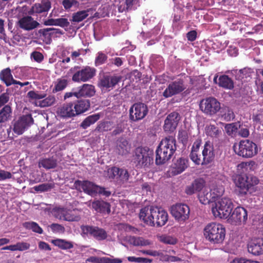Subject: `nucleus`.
<instances>
[{
  "mask_svg": "<svg viewBox=\"0 0 263 263\" xmlns=\"http://www.w3.org/2000/svg\"><path fill=\"white\" fill-rule=\"evenodd\" d=\"M67 209L63 208H57L53 209V212L54 217L60 220L65 219V215L66 213Z\"/></svg>",
  "mask_w": 263,
  "mask_h": 263,
  "instance_id": "5fc2aeb1",
  "label": "nucleus"
},
{
  "mask_svg": "<svg viewBox=\"0 0 263 263\" xmlns=\"http://www.w3.org/2000/svg\"><path fill=\"white\" fill-rule=\"evenodd\" d=\"M126 240L128 243L134 246H146L150 244L148 240H145L142 237L135 236H127Z\"/></svg>",
  "mask_w": 263,
  "mask_h": 263,
  "instance_id": "e433bc0d",
  "label": "nucleus"
},
{
  "mask_svg": "<svg viewBox=\"0 0 263 263\" xmlns=\"http://www.w3.org/2000/svg\"><path fill=\"white\" fill-rule=\"evenodd\" d=\"M190 210L189 206L183 203H177L171 208V214L176 220L184 222L189 218Z\"/></svg>",
  "mask_w": 263,
  "mask_h": 263,
  "instance_id": "1a4fd4ad",
  "label": "nucleus"
},
{
  "mask_svg": "<svg viewBox=\"0 0 263 263\" xmlns=\"http://www.w3.org/2000/svg\"><path fill=\"white\" fill-rule=\"evenodd\" d=\"M107 60V56L103 52H98L95 58V65L96 67L104 64Z\"/></svg>",
  "mask_w": 263,
  "mask_h": 263,
  "instance_id": "603ef678",
  "label": "nucleus"
},
{
  "mask_svg": "<svg viewBox=\"0 0 263 263\" xmlns=\"http://www.w3.org/2000/svg\"><path fill=\"white\" fill-rule=\"evenodd\" d=\"M73 69H76V71L72 77V80L74 82H87L93 78L96 74V69L88 66L82 68L75 66Z\"/></svg>",
  "mask_w": 263,
  "mask_h": 263,
  "instance_id": "0eeeda50",
  "label": "nucleus"
},
{
  "mask_svg": "<svg viewBox=\"0 0 263 263\" xmlns=\"http://www.w3.org/2000/svg\"><path fill=\"white\" fill-rule=\"evenodd\" d=\"M17 25L20 28L26 31L32 30L40 25L39 22L29 15L21 18L17 22Z\"/></svg>",
  "mask_w": 263,
  "mask_h": 263,
  "instance_id": "aec40b11",
  "label": "nucleus"
},
{
  "mask_svg": "<svg viewBox=\"0 0 263 263\" xmlns=\"http://www.w3.org/2000/svg\"><path fill=\"white\" fill-rule=\"evenodd\" d=\"M31 59L37 63H40L44 60V55L39 51H34L31 53Z\"/></svg>",
  "mask_w": 263,
  "mask_h": 263,
  "instance_id": "052dcab7",
  "label": "nucleus"
},
{
  "mask_svg": "<svg viewBox=\"0 0 263 263\" xmlns=\"http://www.w3.org/2000/svg\"><path fill=\"white\" fill-rule=\"evenodd\" d=\"M52 244L62 250H67L73 247L72 243L65 239H57L51 241Z\"/></svg>",
  "mask_w": 263,
  "mask_h": 263,
  "instance_id": "79ce46f5",
  "label": "nucleus"
},
{
  "mask_svg": "<svg viewBox=\"0 0 263 263\" xmlns=\"http://www.w3.org/2000/svg\"><path fill=\"white\" fill-rule=\"evenodd\" d=\"M153 65L155 66L159 70H161L164 67V61L161 56H156L153 61Z\"/></svg>",
  "mask_w": 263,
  "mask_h": 263,
  "instance_id": "bf43d9fd",
  "label": "nucleus"
},
{
  "mask_svg": "<svg viewBox=\"0 0 263 263\" xmlns=\"http://www.w3.org/2000/svg\"><path fill=\"white\" fill-rule=\"evenodd\" d=\"M248 251L255 256L263 254V239L255 238L251 239L247 245Z\"/></svg>",
  "mask_w": 263,
  "mask_h": 263,
  "instance_id": "a211bd4d",
  "label": "nucleus"
},
{
  "mask_svg": "<svg viewBox=\"0 0 263 263\" xmlns=\"http://www.w3.org/2000/svg\"><path fill=\"white\" fill-rule=\"evenodd\" d=\"M221 118L226 121H230L235 118L233 110L229 107H224L220 111Z\"/></svg>",
  "mask_w": 263,
  "mask_h": 263,
  "instance_id": "37998d69",
  "label": "nucleus"
},
{
  "mask_svg": "<svg viewBox=\"0 0 263 263\" xmlns=\"http://www.w3.org/2000/svg\"><path fill=\"white\" fill-rule=\"evenodd\" d=\"M62 5L66 10H70L72 7L76 9L79 8L80 3L77 0H63Z\"/></svg>",
  "mask_w": 263,
  "mask_h": 263,
  "instance_id": "09e8293b",
  "label": "nucleus"
},
{
  "mask_svg": "<svg viewBox=\"0 0 263 263\" xmlns=\"http://www.w3.org/2000/svg\"><path fill=\"white\" fill-rule=\"evenodd\" d=\"M252 119L256 124L263 125V110H260L258 113L253 114Z\"/></svg>",
  "mask_w": 263,
  "mask_h": 263,
  "instance_id": "e2e57ef3",
  "label": "nucleus"
},
{
  "mask_svg": "<svg viewBox=\"0 0 263 263\" xmlns=\"http://www.w3.org/2000/svg\"><path fill=\"white\" fill-rule=\"evenodd\" d=\"M134 1V0H125V6H122V5H120L119 6V11L123 12V11H128L129 9H131L133 5Z\"/></svg>",
  "mask_w": 263,
  "mask_h": 263,
  "instance_id": "680f3d73",
  "label": "nucleus"
},
{
  "mask_svg": "<svg viewBox=\"0 0 263 263\" xmlns=\"http://www.w3.org/2000/svg\"><path fill=\"white\" fill-rule=\"evenodd\" d=\"M139 218L148 226L162 227L168 220V214L161 208L151 206L148 209L144 207L140 211Z\"/></svg>",
  "mask_w": 263,
  "mask_h": 263,
  "instance_id": "f257e3e1",
  "label": "nucleus"
},
{
  "mask_svg": "<svg viewBox=\"0 0 263 263\" xmlns=\"http://www.w3.org/2000/svg\"><path fill=\"white\" fill-rule=\"evenodd\" d=\"M52 29L44 28L41 29L38 31V34H39V37L43 40V41L47 44H50L52 41V39L50 37L49 31H52Z\"/></svg>",
  "mask_w": 263,
  "mask_h": 263,
  "instance_id": "c03bdc74",
  "label": "nucleus"
},
{
  "mask_svg": "<svg viewBox=\"0 0 263 263\" xmlns=\"http://www.w3.org/2000/svg\"><path fill=\"white\" fill-rule=\"evenodd\" d=\"M186 89L184 82L182 79H179L169 83L167 87L162 93L164 98H170L178 95Z\"/></svg>",
  "mask_w": 263,
  "mask_h": 263,
  "instance_id": "9b49d317",
  "label": "nucleus"
},
{
  "mask_svg": "<svg viewBox=\"0 0 263 263\" xmlns=\"http://www.w3.org/2000/svg\"><path fill=\"white\" fill-rule=\"evenodd\" d=\"M180 119L179 114L177 112L170 114L164 121L163 129L165 132H173L177 127Z\"/></svg>",
  "mask_w": 263,
  "mask_h": 263,
  "instance_id": "6ab92c4d",
  "label": "nucleus"
},
{
  "mask_svg": "<svg viewBox=\"0 0 263 263\" xmlns=\"http://www.w3.org/2000/svg\"><path fill=\"white\" fill-rule=\"evenodd\" d=\"M165 151L164 148L161 146L159 144L156 150V164L157 165H161L165 163L170 160L173 156Z\"/></svg>",
  "mask_w": 263,
  "mask_h": 263,
  "instance_id": "5701e85b",
  "label": "nucleus"
},
{
  "mask_svg": "<svg viewBox=\"0 0 263 263\" xmlns=\"http://www.w3.org/2000/svg\"><path fill=\"white\" fill-rule=\"evenodd\" d=\"M205 185V181L202 178H197L185 189V193L187 195H192L202 190Z\"/></svg>",
  "mask_w": 263,
  "mask_h": 263,
  "instance_id": "bb28decb",
  "label": "nucleus"
},
{
  "mask_svg": "<svg viewBox=\"0 0 263 263\" xmlns=\"http://www.w3.org/2000/svg\"><path fill=\"white\" fill-rule=\"evenodd\" d=\"M233 208L232 200L229 198H222L212 208V213L215 217L227 219L231 213Z\"/></svg>",
  "mask_w": 263,
  "mask_h": 263,
  "instance_id": "20e7f679",
  "label": "nucleus"
},
{
  "mask_svg": "<svg viewBox=\"0 0 263 263\" xmlns=\"http://www.w3.org/2000/svg\"><path fill=\"white\" fill-rule=\"evenodd\" d=\"M12 109L10 103L5 105L0 110V123L8 121L11 117Z\"/></svg>",
  "mask_w": 263,
  "mask_h": 263,
  "instance_id": "c9c22d12",
  "label": "nucleus"
},
{
  "mask_svg": "<svg viewBox=\"0 0 263 263\" xmlns=\"http://www.w3.org/2000/svg\"><path fill=\"white\" fill-rule=\"evenodd\" d=\"M55 98L53 95H49L44 99L39 102V106L41 107H46L52 105L55 102Z\"/></svg>",
  "mask_w": 263,
  "mask_h": 263,
  "instance_id": "49530a36",
  "label": "nucleus"
},
{
  "mask_svg": "<svg viewBox=\"0 0 263 263\" xmlns=\"http://www.w3.org/2000/svg\"><path fill=\"white\" fill-rule=\"evenodd\" d=\"M233 148L236 154L243 158H252L258 153L257 145L249 140H241L238 145L234 144Z\"/></svg>",
  "mask_w": 263,
  "mask_h": 263,
  "instance_id": "7ed1b4c3",
  "label": "nucleus"
},
{
  "mask_svg": "<svg viewBox=\"0 0 263 263\" xmlns=\"http://www.w3.org/2000/svg\"><path fill=\"white\" fill-rule=\"evenodd\" d=\"M91 206L97 212L107 214L110 213V204L106 201L97 200L92 202Z\"/></svg>",
  "mask_w": 263,
  "mask_h": 263,
  "instance_id": "cd10ccee",
  "label": "nucleus"
},
{
  "mask_svg": "<svg viewBox=\"0 0 263 263\" xmlns=\"http://www.w3.org/2000/svg\"><path fill=\"white\" fill-rule=\"evenodd\" d=\"M153 151L148 147H138L135 149V161L140 167L147 166L153 161Z\"/></svg>",
  "mask_w": 263,
  "mask_h": 263,
  "instance_id": "39448f33",
  "label": "nucleus"
},
{
  "mask_svg": "<svg viewBox=\"0 0 263 263\" xmlns=\"http://www.w3.org/2000/svg\"><path fill=\"white\" fill-rule=\"evenodd\" d=\"M16 251H23L28 249L30 245L27 242H18L15 244Z\"/></svg>",
  "mask_w": 263,
  "mask_h": 263,
  "instance_id": "774afa93",
  "label": "nucleus"
},
{
  "mask_svg": "<svg viewBox=\"0 0 263 263\" xmlns=\"http://www.w3.org/2000/svg\"><path fill=\"white\" fill-rule=\"evenodd\" d=\"M122 79L121 76L104 74L99 79L98 86L103 90L110 91L113 89Z\"/></svg>",
  "mask_w": 263,
  "mask_h": 263,
  "instance_id": "9d476101",
  "label": "nucleus"
},
{
  "mask_svg": "<svg viewBox=\"0 0 263 263\" xmlns=\"http://www.w3.org/2000/svg\"><path fill=\"white\" fill-rule=\"evenodd\" d=\"M10 100L9 93L4 92L0 95V108L7 105Z\"/></svg>",
  "mask_w": 263,
  "mask_h": 263,
  "instance_id": "0e129e2a",
  "label": "nucleus"
},
{
  "mask_svg": "<svg viewBox=\"0 0 263 263\" xmlns=\"http://www.w3.org/2000/svg\"><path fill=\"white\" fill-rule=\"evenodd\" d=\"M229 217L232 223L236 225L240 224L242 222H245L247 220V211L243 207L237 206L233 212L231 213Z\"/></svg>",
  "mask_w": 263,
  "mask_h": 263,
  "instance_id": "dca6fc26",
  "label": "nucleus"
},
{
  "mask_svg": "<svg viewBox=\"0 0 263 263\" xmlns=\"http://www.w3.org/2000/svg\"><path fill=\"white\" fill-rule=\"evenodd\" d=\"M67 85L68 81L67 79L63 78L58 79H57L52 92L54 93L58 91H62L67 87Z\"/></svg>",
  "mask_w": 263,
  "mask_h": 263,
  "instance_id": "a18cd8bd",
  "label": "nucleus"
},
{
  "mask_svg": "<svg viewBox=\"0 0 263 263\" xmlns=\"http://www.w3.org/2000/svg\"><path fill=\"white\" fill-rule=\"evenodd\" d=\"M218 85L226 89L232 90L234 88V81L226 74H223L218 78Z\"/></svg>",
  "mask_w": 263,
  "mask_h": 263,
  "instance_id": "473e14b6",
  "label": "nucleus"
},
{
  "mask_svg": "<svg viewBox=\"0 0 263 263\" xmlns=\"http://www.w3.org/2000/svg\"><path fill=\"white\" fill-rule=\"evenodd\" d=\"M73 104L76 116L86 112L90 108V102L88 100H78L73 103Z\"/></svg>",
  "mask_w": 263,
  "mask_h": 263,
  "instance_id": "7c9ffc66",
  "label": "nucleus"
},
{
  "mask_svg": "<svg viewBox=\"0 0 263 263\" xmlns=\"http://www.w3.org/2000/svg\"><path fill=\"white\" fill-rule=\"evenodd\" d=\"M148 111L147 106L142 102L134 103L129 109V119L134 122L145 118Z\"/></svg>",
  "mask_w": 263,
  "mask_h": 263,
  "instance_id": "6e6552de",
  "label": "nucleus"
},
{
  "mask_svg": "<svg viewBox=\"0 0 263 263\" xmlns=\"http://www.w3.org/2000/svg\"><path fill=\"white\" fill-rule=\"evenodd\" d=\"M81 229L84 234L89 235L99 241L104 240L108 236L105 230L97 226H82Z\"/></svg>",
  "mask_w": 263,
  "mask_h": 263,
  "instance_id": "f8f14e48",
  "label": "nucleus"
},
{
  "mask_svg": "<svg viewBox=\"0 0 263 263\" xmlns=\"http://www.w3.org/2000/svg\"><path fill=\"white\" fill-rule=\"evenodd\" d=\"M96 93L95 86L88 84H84L79 87L78 91L74 93L77 98L86 97H90L95 95Z\"/></svg>",
  "mask_w": 263,
  "mask_h": 263,
  "instance_id": "b1692460",
  "label": "nucleus"
},
{
  "mask_svg": "<svg viewBox=\"0 0 263 263\" xmlns=\"http://www.w3.org/2000/svg\"><path fill=\"white\" fill-rule=\"evenodd\" d=\"M28 97L34 100H40L46 97V93H39L37 91L33 90L30 91L27 93Z\"/></svg>",
  "mask_w": 263,
  "mask_h": 263,
  "instance_id": "13d9d810",
  "label": "nucleus"
},
{
  "mask_svg": "<svg viewBox=\"0 0 263 263\" xmlns=\"http://www.w3.org/2000/svg\"><path fill=\"white\" fill-rule=\"evenodd\" d=\"M23 226L25 228L32 230V231L39 234L43 233L42 229L35 222H25L23 223Z\"/></svg>",
  "mask_w": 263,
  "mask_h": 263,
  "instance_id": "de8ad7c7",
  "label": "nucleus"
},
{
  "mask_svg": "<svg viewBox=\"0 0 263 263\" xmlns=\"http://www.w3.org/2000/svg\"><path fill=\"white\" fill-rule=\"evenodd\" d=\"M205 133L207 136L213 139H218L222 135V130L216 125L211 124L205 126Z\"/></svg>",
  "mask_w": 263,
  "mask_h": 263,
  "instance_id": "72a5a7b5",
  "label": "nucleus"
},
{
  "mask_svg": "<svg viewBox=\"0 0 263 263\" xmlns=\"http://www.w3.org/2000/svg\"><path fill=\"white\" fill-rule=\"evenodd\" d=\"M51 7L49 0H41V3H36L32 5L28 13L30 15L47 13Z\"/></svg>",
  "mask_w": 263,
  "mask_h": 263,
  "instance_id": "f3484780",
  "label": "nucleus"
},
{
  "mask_svg": "<svg viewBox=\"0 0 263 263\" xmlns=\"http://www.w3.org/2000/svg\"><path fill=\"white\" fill-rule=\"evenodd\" d=\"M73 103L70 102L64 104L59 109V115L65 118H69L76 116L74 111Z\"/></svg>",
  "mask_w": 263,
  "mask_h": 263,
  "instance_id": "c85d7f7f",
  "label": "nucleus"
},
{
  "mask_svg": "<svg viewBox=\"0 0 263 263\" xmlns=\"http://www.w3.org/2000/svg\"><path fill=\"white\" fill-rule=\"evenodd\" d=\"M73 185L77 191H81L82 190L84 192L91 196L97 194L98 185L89 181L77 180L74 181Z\"/></svg>",
  "mask_w": 263,
  "mask_h": 263,
  "instance_id": "2eb2a0df",
  "label": "nucleus"
},
{
  "mask_svg": "<svg viewBox=\"0 0 263 263\" xmlns=\"http://www.w3.org/2000/svg\"><path fill=\"white\" fill-rule=\"evenodd\" d=\"M231 263H259L258 261H255L251 259H248L245 258H235Z\"/></svg>",
  "mask_w": 263,
  "mask_h": 263,
  "instance_id": "338daca9",
  "label": "nucleus"
},
{
  "mask_svg": "<svg viewBox=\"0 0 263 263\" xmlns=\"http://www.w3.org/2000/svg\"><path fill=\"white\" fill-rule=\"evenodd\" d=\"M107 173L109 178L116 179L120 184L127 182L130 176L126 169L116 166L109 168Z\"/></svg>",
  "mask_w": 263,
  "mask_h": 263,
  "instance_id": "ddd939ff",
  "label": "nucleus"
},
{
  "mask_svg": "<svg viewBox=\"0 0 263 263\" xmlns=\"http://www.w3.org/2000/svg\"><path fill=\"white\" fill-rule=\"evenodd\" d=\"M65 216L64 220L68 221H79L81 218L79 213V210L77 209H73V210L67 209Z\"/></svg>",
  "mask_w": 263,
  "mask_h": 263,
  "instance_id": "ea45409f",
  "label": "nucleus"
},
{
  "mask_svg": "<svg viewBox=\"0 0 263 263\" xmlns=\"http://www.w3.org/2000/svg\"><path fill=\"white\" fill-rule=\"evenodd\" d=\"M112 128V123L110 121H104L100 123L96 128V130L100 132H107Z\"/></svg>",
  "mask_w": 263,
  "mask_h": 263,
  "instance_id": "3c124183",
  "label": "nucleus"
},
{
  "mask_svg": "<svg viewBox=\"0 0 263 263\" xmlns=\"http://www.w3.org/2000/svg\"><path fill=\"white\" fill-rule=\"evenodd\" d=\"M50 227L54 233H63L65 231L64 227L58 223H52L50 226Z\"/></svg>",
  "mask_w": 263,
  "mask_h": 263,
  "instance_id": "69168bd1",
  "label": "nucleus"
},
{
  "mask_svg": "<svg viewBox=\"0 0 263 263\" xmlns=\"http://www.w3.org/2000/svg\"><path fill=\"white\" fill-rule=\"evenodd\" d=\"M160 241L165 244L174 245L177 243V239L169 235H162L160 237Z\"/></svg>",
  "mask_w": 263,
  "mask_h": 263,
  "instance_id": "4d7b16f0",
  "label": "nucleus"
},
{
  "mask_svg": "<svg viewBox=\"0 0 263 263\" xmlns=\"http://www.w3.org/2000/svg\"><path fill=\"white\" fill-rule=\"evenodd\" d=\"M90 11V9L85 10L79 11L72 14V18L70 21L72 22L79 23L83 21L89 15L88 12Z\"/></svg>",
  "mask_w": 263,
  "mask_h": 263,
  "instance_id": "58836bf2",
  "label": "nucleus"
},
{
  "mask_svg": "<svg viewBox=\"0 0 263 263\" xmlns=\"http://www.w3.org/2000/svg\"><path fill=\"white\" fill-rule=\"evenodd\" d=\"M44 25L46 26H58L64 28L69 26V22L66 18H49L44 21Z\"/></svg>",
  "mask_w": 263,
  "mask_h": 263,
  "instance_id": "f704fd0d",
  "label": "nucleus"
},
{
  "mask_svg": "<svg viewBox=\"0 0 263 263\" xmlns=\"http://www.w3.org/2000/svg\"><path fill=\"white\" fill-rule=\"evenodd\" d=\"M161 146L167 151L169 155L173 156L175 153L176 146V140L174 137L168 136L162 139L159 143Z\"/></svg>",
  "mask_w": 263,
  "mask_h": 263,
  "instance_id": "412c9836",
  "label": "nucleus"
},
{
  "mask_svg": "<svg viewBox=\"0 0 263 263\" xmlns=\"http://www.w3.org/2000/svg\"><path fill=\"white\" fill-rule=\"evenodd\" d=\"M131 145L123 137H120L117 141L116 151L119 155H125L129 153Z\"/></svg>",
  "mask_w": 263,
  "mask_h": 263,
  "instance_id": "a878e982",
  "label": "nucleus"
},
{
  "mask_svg": "<svg viewBox=\"0 0 263 263\" xmlns=\"http://www.w3.org/2000/svg\"><path fill=\"white\" fill-rule=\"evenodd\" d=\"M205 239L214 244L221 243L226 236V229L223 225L216 222L208 223L204 228Z\"/></svg>",
  "mask_w": 263,
  "mask_h": 263,
  "instance_id": "f03ea898",
  "label": "nucleus"
},
{
  "mask_svg": "<svg viewBox=\"0 0 263 263\" xmlns=\"http://www.w3.org/2000/svg\"><path fill=\"white\" fill-rule=\"evenodd\" d=\"M199 107L202 112L211 116L216 115L221 109L220 102L212 97L202 99Z\"/></svg>",
  "mask_w": 263,
  "mask_h": 263,
  "instance_id": "423d86ee",
  "label": "nucleus"
},
{
  "mask_svg": "<svg viewBox=\"0 0 263 263\" xmlns=\"http://www.w3.org/2000/svg\"><path fill=\"white\" fill-rule=\"evenodd\" d=\"M100 116L98 114H93L88 116L81 123V127H82L83 129H86L91 124H93L96 122L100 119Z\"/></svg>",
  "mask_w": 263,
  "mask_h": 263,
  "instance_id": "a19ab883",
  "label": "nucleus"
},
{
  "mask_svg": "<svg viewBox=\"0 0 263 263\" xmlns=\"http://www.w3.org/2000/svg\"><path fill=\"white\" fill-rule=\"evenodd\" d=\"M0 80L4 83L6 86L12 85V82L14 80L10 68L7 67L0 72Z\"/></svg>",
  "mask_w": 263,
  "mask_h": 263,
  "instance_id": "2f4dec72",
  "label": "nucleus"
},
{
  "mask_svg": "<svg viewBox=\"0 0 263 263\" xmlns=\"http://www.w3.org/2000/svg\"><path fill=\"white\" fill-rule=\"evenodd\" d=\"M178 139L179 142L185 146L188 141V135L185 130H179L178 135Z\"/></svg>",
  "mask_w": 263,
  "mask_h": 263,
  "instance_id": "6e6d98bb",
  "label": "nucleus"
},
{
  "mask_svg": "<svg viewBox=\"0 0 263 263\" xmlns=\"http://www.w3.org/2000/svg\"><path fill=\"white\" fill-rule=\"evenodd\" d=\"M191 159L196 164H204L203 163V159H201L200 155H198L197 151L192 150L190 154Z\"/></svg>",
  "mask_w": 263,
  "mask_h": 263,
  "instance_id": "864d4df0",
  "label": "nucleus"
},
{
  "mask_svg": "<svg viewBox=\"0 0 263 263\" xmlns=\"http://www.w3.org/2000/svg\"><path fill=\"white\" fill-rule=\"evenodd\" d=\"M189 166V160L184 158H180L173 167L172 173L174 175L181 174Z\"/></svg>",
  "mask_w": 263,
  "mask_h": 263,
  "instance_id": "c756f323",
  "label": "nucleus"
},
{
  "mask_svg": "<svg viewBox=\"0 0 263 263\" xmlns=\"http://www.w3.org/2000/svg\"><path fill=\"white\" fill-rule=\"evenodd\" d=\"M236 185L239 188V194L246 195L252 184L249 181V177L246 175H240L237 177Z\"/></svg>",
  "mask_w": 263,
  "mask_h": 263,
  "instance_id": "4be33fe9",
  "label": "nucleus"
},
{
  "mask_svg": "<svg viewBox=\"0 0 263 263\" xmlns=\"http://www.w3.org/2000/svg\"><path fill=\"white\" fill-rule=\"evenodd\" d=\"M202 154L204 164H209L214 160L215 157L214 147L209 141L206 142L204 144Z\"/></svg>",
  "mask_w": 263,
  "mask_h": 263,
  "instance_id": "393cba45",
  "label": "nucleus"
},
{
  "mask_svg": "<svg viewBox=\"0 0 263 263\" xmlns=\"http://www.w3.org/2000/svg\"><path fill=\"white\" fill-rule=\"evenodd\" d=\"M33 122V119L30 114L23 115L14 122L13 130L18 135H22Z\"/></svg>",
  "mask_w": 263,
  "mask_h": 263,
  "instance_id": "4468645a",
  "label": "nucleus"
},
{
  "mask_svg": "<svg viewBox=\"0 0 263 263\" xmlns=\"http://www.w3.org/2000/svg\"><path fill=\"white\" fill-rule=\"evenodd\" d=\"M57 166V160L53 157L40 159L39 166L43 167L46 170L54 168Z\"/></svg>",
  "mask_w": 263,
  "mask_h": 263,
  "instance_id": "4c0bfd02",
  "label": "nucleus"
},
{
  "mask_svg": "<svg viewBox=\"0 0 263 263\" xmlns=\"http://www.w3.org/2000/svg\"><path fill=\"white\" fill-rule=\"evenodd\" d=\"M54 187V183L53 182L45 183L35 186L34 187V189L35 191L43 192L49 191L51 189H53Z\"/></svg>",
  "mask_w": 263,
  "mask_h": 263,
  "instance_id": "8fccbe9b",
  "label": "nucleus"
}]
</instances>
